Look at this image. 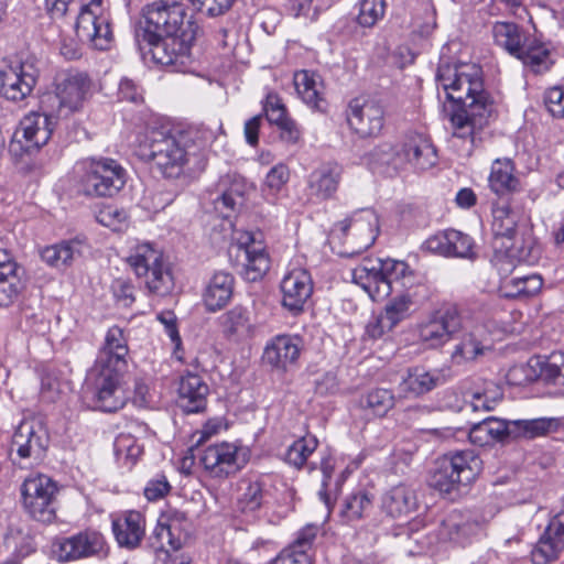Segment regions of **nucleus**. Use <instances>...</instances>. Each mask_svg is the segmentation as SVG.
<instances>
[{"mask_svg": "<svg viewBox=\"0 0 564 564\" xmlns=\"http://www.w3.org/2000/svg\"><path fill=\"white\" fill-rule=\"evenodd\" d=\"M436 82L445 91L446 99L457 105L452 115L454 135L460 139L470 137L476 141L477 131L489 122L495 112L494 100L484 89L479 68L441 61Z\"/></svg>", "mask_w": 564, "mask_h": 564, "instance_id": "nucleus-1", "label": "nucleus"}, {"mask_svg": "<svg viewBox=\"0 0 564 564\" xmlns=\"http://www.w3.org/2000/svg\"><path fill=\"white\" fill-rule=\"evenodd\" d=\"M492 36L498 46L521 61L534 74H543L554 64L546 44L528 34L514 22H496L492 25Z\"/></svg>", "mask_w": 564, "mask_h": 564, "instance_id": "nucleus-2", "label": "nucleus"}, {"mask_svg": "<svg viewBox=\"0 0 564 564\" xmlns=\"http://www.w3.org/2000/svg\"><path fill=\"white\" fill-rule=\"evenodd\" d=\"M252 186L245 177L238 174H226L208 191V202L213 205L214 212L221 217L219 226H214L210 239L214 243L220 245L231 238L232 221L243 207L247 194Z\"/></svg>", "mask_w": 564, "mask_h": 564, "instance_id": "nucleus-3", "label": "nucleus"}, {"mask_svg": "<svg viewBox=\"0 0 564 564\" xmlns=\"http://www.w3.org/2000/svg\"><path fill=\"white\" fill-rule=\"evenodd\" d=\"M404 261L365 258L351 270L352 282L358 284L373 301L386 299L393 291V283L412 278Z\"/></svg>", "mask_w": 564, "mask_h": 564, "instance_id": "nucleus-4", "label": "nucleus"}, {"mask_svg": "<svg viewBox=\"0 0 564 564\" xmlns=\"http://www.w3.org/2000/svg\"><path fill=\"white\" fill-rule=\"evenodd\" d=\"M482 462L473 451H459L437 459L430 486L441 494L452 495L469 486L480 474Z\"/></svg>", "mask_w": 564, "mask_h": 564, "instance_id": "nucleus-5", "label": "nucleus"}, {"mask_svg": "<svg viewBox=\"0 0 564 564\" xmlns=\"http://www.w3.org/2000/svg\"><path fill=\"white\" fill-rule=\"evenodd\" d=\"M127 340L121 328L108 329V412L122 409L130 398L131 372Z\"/></svg>", "mask_w": 564, "mask_h": 564, "instance_id": "nucleus-6", "label": "nucleus"}, {"mask_svg": "<svg viewBox=\"0 0 564 564\" xmlns=\"http://www.w3.org/2000/svg\"><path fill=\"white\" fill-rule=\"evenodd\" d=\"M379 232V217L371 208L354 212L346 219L336 223L330 236L338 240L341 257H354L371 247Z\"/></svg>", "mask_w": 564, "mask_h": 564, "instance_id": "nucleus-7", "label": "nucleus"}, {"mask_svg": "<svg viewBox=\"0 0 564 564\" xmlns=\"http://www.w3.org/2000/svg\"><path fill=\"white\" fill-rule=\"evenodd\" d=\"M518 220L519 214L511 208L508 200L499 199L494 204L491 224L494 247L510 259L530 261L533 247L531 241L518 238Z\"/></svg>", "mask_w": 564, "mask_h": 564, "instance_id": "nucleus-8", "label": "nucleus"}, {"mask_svg": "<svg viewBox=\"0 0 564 564\" xmlns=\"http://www.w3.org/2000/svg\"><path fill=\"white\" fill-rule=\"evenodd\" d=\"M58 485L45 474H32L21 485L22 507L34 521L51 524L57 518Z\"/></svg>", "mask_w": 564, "mask_h": 564, "instance_id": "nucleus-9", "label": "nucleus"}, {"mask_svg": "<svg viewBox=\"0 0 564 564\" xmlns=\"http://www.w3.org/2000/svg\"><path fill=\"white\" fill-rule=\"evenodd\" d=\"M128 264L138 276L145 278L147 289L151 294L166 296L174 289V279L161 251L150 243L139 245L132 254L127 257Z\"/></svg>", "mask_w": 564, "mask_h": 564, "instance_id": "nucleus-10", "label": "nucleus"}, {"mask_svg": "<svg viewBox=\"0 0 564 564\" xmlns=\"http://www.w3.org/2000/svg\"><path fill=\"white\" fill-rule=\"evenodd\" d=\"M86 90L87 83L84 75L61 76L56 80L54 90L42 95L41 110L48 117L67 118L82 107Z\"/></svg>", "mask_w": 564, "mask_h": 564, "instance_id": "nucleus-11", "label": "nucleus"}, {"mask_svg": "<svg viewBox=\"0 0 564 564\" xmlns=\"http://www.w3.org/2000/svg\"><path fill=\"white\" fill-rule=\"evenodd\" d=\"M135 43L142 58L152 61L163 66L175 65L189 52L187 34L182 32L181 36L158 35L148 30L135 31Z\"/></svg>", "mask_w": 564, "mask_h": 564, "instance_id": "nucleus-12", "label": "nucleus"}, {"mask_svg": "<svg viewBox=\"0 0 564 564\" xmlns=\"http://www.w3.org/2000/svg\"><path fill=\"white\" fill-rule=\"evenodd\" d=\"M39 69L31 59L4 58L0 63V96L10 101L28 98L37 82Z\"/></svg>", "mask_w": 564, "mask_h": 564, "instance_id": "nucleus-13", "label": "nucleus"}, {"mask_svg": "<svg viewBox=\"0 0 564 564\" xmlns=\"http://www.w3.org/2000/svg\"><path fill=\"white\" fill-rule=\"evenodd\" d=\"M185 9L178 0H160L148 4L142 11L135 31H150L158 35L181 36L183 31Z\"/></svg>", "mask_w": 564, "mask_h": 564, "instance_id": "nucleus-14", "label": "nucleus"}, {"mask_svg": "<svg viewBox=\"0 0 564 564\" xmlns=\"http://www.w3.org/2000/svg\"><path fill=\"white\" fill-rule=\"evenodd\" d=\"M50 435L41 417L31 416L21 421L12 436V451L20 459L40 462L48 448Z\"/></svg>", "mask_w": 564, "mask_h": 564, "instance_id": "nucleus-15", "label": "nucleus"}, {"mask_svg": "<svg viewBox=\"0 0 564 564\" xmlns=\"http://www.w3.org/2000/svg\"><path fill=\"white\" fill-rule=\"evenodd\" d=\"M347 122L359 138H378L384 124L383 107L373 99L355 98L348 106Z\"/></svg>", "mask_w": 564, "mask_h": 564, "instance_id": "nucleus-16", "label": "nucleus"}, {"mask_svg": "<svg viewBox=\"0 0 564 564\" xmlns=\"http://www.w3.org/2000/svg\"><path fill=\"white\" fill-rule=\"evenodd\" d=\"M135 153L141 160L152 162L165 177H176L186 162V151L181 143H137Z\"/></svg>", "mask_w": 564, "mask_h": 564, "instance_id": "nucleus-17", "label": "nucleus"}, {"mask_svg": "<svg viewBox=\"0 0 564 564\" xmlns=\"http://www.w3.org/2000/svg\"><path fill=\"white\" fill-rule=\"evenodd\" d=\"M199 462L210 477L223 479L240 470L246 464V457H241L237 445L225 442L206 447Z\"/></svg>", "mask_w": 564, "mask_h": 564, "instance_id": "nucleus-18", "label": "nucleus"}, {"mask_svg": "<svg viewBox=\"0 0 564 564\" xmlns=\"http://www.w3.org/2000/svg\"><path fill=\"white\" fill-rule=\"evenodd\" d=\"M463 325V316L456 306H449L436 311L431 317L422 323L419 328V336L430 347H438L447 343L459 330Z\"/></svg>", "mask_w": 564, "mask_h": 564, "instance_id": "nucleus-19", "label": "nucleus"}, {"mask_svg": "<svg viewBox=\"0 0 564 564\" xmlns=\"http://www.w3.org/2000/svg\"><path fill=\"white\" fill-rule=\"evenodd\" d=\"M106 8L104 0H89L82 4L77 22L76 34L82 42L90 44L94 48L105 50Z\"/></svg>", "mask_w": 564, "mask_h": 564, "instance_id": "nucleus-20", "label": "nucleus"}, {"mask_svg": "<svg viewBox=\"0 0 564 564\" xmlns=\"http://www.w3.org/2000/svg\"><path fill=\"white\" fill-rule=\"evenodd\" d=\"M474 239L459 230L445 229L429 237L423 248L430 252L447 257L474 260L477 257Z\"/></svg>", "mask_w": 564, "mask_h": 564, "instance_id": "nucleus-21", "label": "nucleus"}, {"mask_svg": "<svg viewBox=\"0 0 564 564\" xmlns=\"http://www.w3.org/2000/svg\"><path fill=\"white\" fill-rule=\"evenodd\" d=\"M236 258L241 265V275L249 282L261 280L270 269L269 256L261 242H256L247 232L239 238Z\"/></svg>", "mask_w": 564, "mask_h": 564, "instance_id": "nucleus-22", "label": "nucleus"}, {"mask_svg": "<svg viewBox=\"0 0 564 564\" xmlns=\"http://www.w3.org/2000/svg\"><path fill=\"white\" fill-rule=\"evenodd\" d=\"M454 337L458 340L451 356L455 365L475 361L487 349L485 327L471 319L463 317V325Z\"/></svg>", "mask_w": 564, "mask_h": 564, "instance_id": "nucleus-23", "label": "nucleus"}, {"mask_svg": "<svg viewBox=\"0 0 564 564\" xmlns=\"http://www.w3.org/2000/svg\"><path fill=\"white\" fill-rule=\"evenodd\" d=\"M564 552V512L553 516L531 551L533 564H551Z\"/></svg>", "mask_w": 564, "mask_h": 564, "instance_id": "nucleus-24", "label": "nucleus"}, {"mask_svg": "<svg viewBox=\"0 0 564 564\" xmlns=\"http://www.w3.org/2000/svg\"><path fill=\"white\" fill-rule=\"evenodd\" d=\"M282 304L290 312L297 314L313 293V281L307 270L294 268L281 281Z\"/></svg>", "mask_w": 564, "mask_h": 564, "instance_id": "nucleus-25", "label": "nucleus"}, {"mask_svg": "<svg viewBox=\"0 0 564 564\" xmlns=\"http://www.w3.org/2000/svg\"><path fill=\"white\" fill-rule=\"evenodd\" d=\"M303 350V339L297 335H276L265 345L263 360L276 370L288 371Z\"/></svg>", "mask_w": 564, "mask_h": 564, "instance_id": "nucleus-26", "label": "nucleus"}, {"mask_svg": "<svg viewBox=\"0 0 564 564\" xmlns=\"http://www.w3.org/2000/svg\"><path fill=\"white\" fill-rule=\"evenodd\" d=\"M209 387L197 373L181 376L177 387V406L186 414L202 413L207 405Z\"/></svg>", "mask_w": 564, "mask_h": 564, "instance_id": "nucleus-27", "label": "nucleus"}, {"mask_svg": "<svg viewBox=\"0 0 564 564\" xmlns=\"http://www.w3.org/2000/svg\"><path fill=\"white\" fill-rule=\"evenodd\" d=\"M25 288L24 270L6 249H0V306L13 304Z\"/></svg>", "mask_w": 564, "mask_h": 564, "instance_id": "nucleus-28", "label": "nucleus"}, {"mask_svg": "<svg viewBox=\"0 0 564 564\" xmlns=\"http://www.w3.org/2000/svg\"><path fill=\"white\" fill-rule=\"evenodd\" d=\"M481 523L471 516L454 511L438 524L441 542H452L459 546H466L478 535Z\"/></svg>", "mask_w": 564, "mask_h": 564, "instance_id": "nucleus-29", "label": "nucleus"}, {"mask_svg": "<svg viewBox=\"0 0 564 564\" xmlns=\"http://www.w3.org/2000/svg\"><path fill=\"white\" fill-rule=\"evenodd\" d=\"M102 543L100 533L87 531L62 539L55 544L54 553L61 562L74 561L95 554Z\"/></svg>", "mask_w": 564, "mask_h": 564, "instance_id": "nucleus-30", "label": "nucleus"}, {"mask_svg": "<svg viewBox=\"0 0 564 564\" xmlns=\"http://www.w3.org/2000/svg\"><path fill=\"white\" fill-rule=\"evenodd\" d=\"M343 169L337 163H324L307 177V195L311 199L323 202L337 192Z\"/></svg>", "mask_w": 564, "mask_h": 564, "instance_id": "nucleus-31", "label": "nucleus"}, {"mask_svg": "<svg viewBox=\"0 0 564 564\" xmlns=\"http://www.w3.org/2000/svg\"><path fill=\"white\" fill-rule=\"evenodd\" d=\"M112 533L120 547L137 549L145 533V519L138 511H127L112 520Z\"/></svg>", "mask_w": 564, "mask_h": 564, "instance_id": "nucleus-32", "label": "nucleus"}, {"mask_svg": "<svg viewBox=\"0 0 564 564\" xmlns=\"http://www.w3.org/2000/svg\"><path fill=\"white\" fill-rule=\"evenodd\" d=\"M149 141H193L194 128L188 123L162 115H152L147 120Z\"/></svg>", "mask_w": 564, "mask_h": 564, "instance_id": "nucleus-33", "label": "nucleus"}, {"mask_svg": "<svg viewBox=\"0 0 564 564\" xmlns=\"http://www.w3.org/2000/svg\"><path fill=\"white\" fill-rule=\"evenodd\" d=\"M78 192L88 197H104L106 194V161L88 160L76 166Z\"/></svg>", "mask_w": 564, "mask_h": 564, "instance_id": "nucleus-34", "label": "nucleus"}, {"mask_svg": "<svg viewBox=\"0 0 564 564\" xmlns=\"http://www.w3.org/2000/svg\"><path fill=\"white\" fill-rule=\"evenodd\" d=\"M402 534L406 535L404 550L412 556L423 554L441 542L438 525L426 524L421 519L409 522Z\"/></svg>", "mask_w": 564, "mask_h": 564, "instance_id": "nucleus-35", "label": "nucleus"}, {"mask_svg": "<svg viewBox=\"0 0 564 564\" xmlns=\"http://www.w3.org/2000/svg\"><path fill=\"white\" fill-rule=\"evenodd\" d=\"M234 276L225 271L216 272L209 280L204 295V304L209 312H217L225 307L234 293Z\"/></svg>", "mask_w": 564, "mask_h": 564, "instance_id": "nucleus-36", "label": "nucleus"}, {"mask_svg": "<svg viewBox=\"0 0 564 564\" xmlns=\"http://www.w3.org/2000/svg\"><path fill=\"white\" fill-rule=\"evenodd\" d=\"M263 110L269 122L276 124L281 130V138L288 141H297L301 131L296 122L288 116L286 108L275 93L267 95Z\"/></svg>", "mask_w": 564, "mask_h": 564, "instance_id": "nucleus-37", "label": "nucleus"}, {"mask_svg": "<svg viewBox=\"0 0 564 564\" xmlns=\"http://www.w3.org/2000/svg\"><path fill=\"white\" fill-rule=\"evenodd\" d=\"M417 506L415 492L405 485H398L381 497V510L391 518L408 516Z\"/></svg>", "mask_w": 564, "mask_h": 564, "instance_id": "nucleus-38", "label": "nucleus"}, {"mask_svg": "<svg viewBox=\"0 0 564 564\" xmlns=\"http://www.w3.org/2000/svg\"><path fill=\"white\" fill-rule=\"evenodd\" d=\"M468 437L474 445L481 447L505 442L510 438L508 421L494 416L487 417L471 426Z\"/></svg>", "mask_w": 564, "mask_h": 564, "instance_id": "nucleus-39", "label": "nucleus"}, {"mask_svg": "<svg viewBox=\"0 0 564 564\" xmlns=\"http://www.w3.org/2000/svg\"><path fill=\"white\" fill-rule=\"evenodd\" d=\"M441 377L438 371H429L420 367L410 368L400 382L399 390L405 397H419L435 389L441 383Z\"/></svg>", "mask_w": 564, "mask_h": 564, "instance_id": "nucleus-40", "label": "nucleus"}, {"mask_svg": "<svg viewBox=\"0 0 564 564\" xmlns=\"http://www.w3.org/2000/svg\"><path fill=\"white\" fill-rule=\"evenodd\" d=\"M54 118L46 116L44 112L42 115L39 112L28 113L21 119L14 132V138H22L26 141L32 139L50 141L53 137L54 126L52 119Z\"/></svg>", "mask_w": 564, "mask_h": 564, "instance_id": "nucleus-41", "label": "nucleus"}, {"mask_svg": "<svg viewBox=\"0 0 564 564\" xmlns=\"http://www.w3.org/2000/svg\"><path fill=\"white\" fill-rule=\"evenodd\" d=\"M295 89L308 107L319 112H326L327 101L321 93V83L317 82V76L307 70H301L294 75Z\"/></svg>", "mask_w": 564, "mask_h": 564, "instance_id": "nucleus-42", "label": "nucleus"}, {"mask_svg": "<svg viewBox=\"0 0 564 564\" xmlns=\"http://www.w3.org/2000/svg\"><path fill=\"white\" fill-rule=\"evenodd\" d=\"M534 368H539V377L553 386L556 393L564 395V352H553L545 360L535 359Z\"/></svg>", "mask_w": 564, "mask_h": 564, "instance_id": "nucleus-43", "label": "nucleus"}, {"mask_svg": "<svg viewBox=\"0 0 564 564\" xmlns=\"http://www.w3.org/2000/svg\"><path fill=\"white\" fill-rule=\"evenodd\" d=\"M488 181L489 187L497 195L517 192L520 186L519 180L513 175V165L510 160H496Z\"/></svg>", "mask_w": 564, "mask_h": 564, "instance_id": "nucleus-44", "label": "nucleus"}, {"mask_svg": "<svg viewBox=\"0 0 564 564\" xmlns=\"http://www.w3.org/2000/svg\"><path fill=\"white\" fill-rule=\"evenodd\" d=\"M322 488L318 491L319 499L324 502L327 510L330 511L341 490L345 481L344 471L334 476L335 466L332 458H324L321 462Z\"/></svg>", "mask_w": 564, "mask_h": 564, "instance_id": "nucleus-45", "label": "nucleus"}, {"mask_svg": "<svg viewBox=\"0 0 564 564\" xmlns=\"http://www.w3.org/2000/svg\"><path fill=\"white\" fill-rule=\"evenodd\" d=\"M384 148H392L404 152V160L415 164L420 169H427L436 163V149L433 143H383Z\"/></svg>", "mask_w": 564, "mask_h": 564, "instance_id": "nucleus-46", "label": "nucleus"}, {"mask_svg": "<svg viewBox=\"0 0 564 564\" xmlns=\"http://www.w3.org/2000/svg\"><path fill=\"white\" fill-rule=\"evenodd\" d=\"M372 505L373 496L366 490H358L346 497L339 516L345 523L355 522L368 516Z\"/></svg>", "mask_w": 564, "mask_h": 564, "instance_id": "nucleus-47", "label": "nucleus"}, {"mask_svg": "<svg viewBox=\"0 0 564 564\" xmlns=\"http://www.w3.org/2000/svg\"><path fill=\"white\" fill-rule=\"evenodd\" d=\"M543 285L542 278L538 274L514 275L501 284V292L505 297L518 299L535 295Z\"/></svg>", "mask_w": 564, "mask_h": 564, "instance_id": "nucleus-48", "label": "nucleus"}, {"mask_svg": "<svg viewBox=\"0 0 564 564\" xmlns=\"http://www.w3.org/2000/svg\"><path fill=\"white\" fill-rule=\"evenodd\" d=\"M237 507L241 512H253L261 508L264 499V484L260 479H241Z\"/></svg>", "mask_w": 564, "mask_h": 564, "instance_id": "nucleus-49", "label": "nucleus"}, {"mask_svg": "<svg viewBox=\"0 0 564 564\" xmlns=\"http://www.w3.org/2000/svg\"><path fill=\"white\" fill-rule=\"evenodd\" d=\"M9 153L15 166L23 173H31L41 165L40 143H9Z\"/></svg>", "mask_w": 564, "mask_h": 564, "instance_id": "nucleus-50", "label": "nucleus"}, {"mask_svg": "<svg viewBox=\"0 0 564 564\" xmlns=\"http://www.w3.org/2000/svg\"><path fill=\"white\" fill-rule=\"evenodd\" d=\"M78 247L79 242L74 240L47 246L41 251V258L51 267L64 269L68 267L75 256L79 253Z\"/></svg>", "mask_w": 564, "mask_h": 564, "instance_id": "nucleus-51", "label": "nucleus"}, {"mask_svg": "<svg viewBox=\"0 0 564 564\" xmlns=\"http://www.w3.org/2000/svg\"><path fill=\"white\" fill-rule=\"evenodd\" d=\"M552 420L545 417L508 421L510 438H533L551 431Z\"/></svg>", "mask_w": 564, "mask_h": 564, "instance_id": "nucleus-52", "label": "nucleus"}, {"mask_svg": "<svg viewBox=\"0 0 564 564\" xmlns=\"http://www.w3.org/2000/svg\"><path fill=\"white\" fill-rule=\"evenodd\" d=\"M318 441L313 435H306L293 442L289 446L284 459L288 464L302 468L307 458L316 451Z\"/></svg>", "mask_w": 564, "mask_h": 564, "instance_id": "nucleus-53", "label": "nucleus"}, {"mask_svg": "<svg viewBox=\"0 0 564 564\" xmlns=\"http://www.w3.org/2000/svg\"><path fill=\"white\" fill-rule=\"evenodd\" d=\"M223 332L228 335L247 333L250 327V317L247 308L237 305L220 316Z\"/></svg>", "mask_w": 564, "mask_h": 564, "instance_id": "nucleus-54", "label": "nucleus"}, {"mask_svg": "<svg viewBox=\"0 0 564 564\" xmlns=\"http://www.w3.org/2000/svg\"><path fill=\"white\" fill-rule=\"evenodd\" d=\"M290 180V170L285 164L279 163L267 173L262 185V194L268 202L274 203L276 195L282 192Z\"/></svg>", "mask_w": 564, "mask_h": 564, "instance_id": "nucleus-55", "label": "nucleus"}, {"mask_svg": "<svg viewBox=\"0 0 564 564\" xmlns=\"http://www.w3.org/2000/svg\"><path fill=\"white\" fill-rule=\"evenodd\" d=\"M413 297L410 293H402L392 297L384 306L382 312L397 326L412 314Z\"/></svg>", "mask_w": 564, "mask_h": 564, "instance_id": "nucleus-56", "label": "nucleus"}, {"mask_svg": "<svg viewBox=\"0 0 564 564\" xmlns=\"http://www.w3.org/2000/svg\"><path fill=\"white\" fill-rule=\"evenodd\" d=\"M502 391L492 382L482 391L471 393L470 406L473 411H492L502 399Z\"/></svg>", "mask_w": 564, "mask_h": 564, "instance_id": "nucleus-57", "label": "nucleus"}, {"mask_svg": "<svg viewBox=\"0 0 564 564\" xmlns=\"http://www.w3.org/2000/svg\"><path fill=\"white\" fill-rule=\"evenodd\" d=\"M365 405L378 416L386 415L394 405V395L388 389H375L366 395Z\"/></svg>", "mask_w": 564, "mask_h": 564, "instance_id": "nucleus-58", "label": "nucleus"}, {"mask_svg": "<svg viewBox=\"0 0 564 564\" xmlns=\"http://www.w3.org/2000/svg\"><path fill=\"white\" fill-rule=\"evenodd\" d=\"M383 0H362L359 6L357 21L361 26L371 28L383 17Z\"/></svg>", "mask_w": 564, "mask_h": 564, "instance_id": "nucleus-59", "label": "nucleus"}, {"mask_svg": "<svg viewBox=\"0 0 564 564\" xmlns=\"http://www.w3.org/2000/svg\"><path fill=\"white\" fill-rule=\"evenodd\" d=\"M115 456L118 460L123 459L127 468L134 465V456L139 453V448L134 445V440L129 435H120L113 443Z\"/></svg>", "mask_w": 564, "mask_h": 564, "instance_id": "nucleus-60", "label": "nucleus"}, {"mask_svg": "<svg viewBox=\"0 0 564 564\" xmlns=\"http://www.w3.org/2000/svg\"><path fill=\"white\" fill-rule=\"evenodd\" d=\"M172 529L173 528L170 525L158 520L156 527L150 536V540L152 541L151 545L155 550L167 551V546L172 550H177L180 547V541L173 538Z\"/></svg>", "mask_w": 564, "mask_h": 564, "instance_id": "nucleus-61", "label": "nucleus"}, {"mask_svg": "<svg viewBox=\"0 0 564 564\" xmlns=\"http://www.w3.org/2000/svg\"><path fill=\"white\" fill-rule=\"evenodd\" d=\"M324 0H289V10L294 17H308L312 20L317 19L318 13L327 8Z\"/></svg>", "mask_w": 564, "mask_h": 564, "instance_id": "nucleus-62", "label": "nucleus"}, {"mask_svg": "<svg viewBox=\"0 0 564 564\" xmlns=\"http://www.w3.org/2000/svg\"><path fill=\"white\" fill-rule=\"evenodd\" d=\"M106 364L98 361L94 368H91L86 377L85 384L87 389L91 390L98 400L104 399V392L106 391Z\"/></svg>", "mask_w": 564, "mask_h": 564, "instance_id": "nucleus-63", "label": "nucleus"}, {"mask_svg": "<svg viewBox=\"0 0 564 564\" xmlns=\"http://www.w3.org/2000/svg\"><path fill=\"white\" fill-rule=\"evenodd\" d=\"M544 102L549 112L556 118L564 119V88L552 87L546 90Z\"/></svg>", "mask_w": 564, "mask_h": 564, "instance_id": "nucleus-64", "label": "nucleus"}]
</instances>
